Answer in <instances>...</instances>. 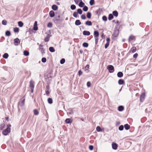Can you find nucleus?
Wrapping results in <instances>:
<instances>
[{
  "instance_id": "4c0bfd02",
  "label": "nucleus",
  "mask_w": 152,
  "mask_h": 152,
  "mask_svg": "<svg viewBox=\"0 0 152 152\" xmlns=\"http://www.w3.org/2000/svg\"><path fill=\"white\" fill-rule=\"evenodd\" d=\"M83 10L84 11L86 12L88 10V7H87L85 6L83 7Z\"/></svg>"
},
{
  "instance_id": "6e6d98bb",
  "label": "nucleus",
  "mask_w": 152,
  "mask_h": 152,
  "mask_svg": "<svg viewBox=\"0 0 152 152\" xmlns=\"http://www.w3.org/2000/svg\"><path fill=\"white\" fill-rule=\"evenodd\" d=\"M87 86L88 87H90L91 85L90 82H88L87 83Z\"/></svg>"
},
{
  "instance_id": "09e8293b",
  "label": "nucleus",
  "mask_w": 152,
  "mask_h": 152,
  "mask_svg": "<svg viewBox=\"0 0 152 152\" xmlns=\"http://www.w3.org/2000/svg\"><path fill=\"white\" fill-rule=\"evenodd\" d=\"M46 59L45 58H43L42 59V62L45 63L46 62Z\"/></svg>"
},
{
  "instance_id": "ddd939ff",
  "label": "nucleus",
  "mask_w": 152,
  "mask_h": 152,
  "mask_svg": "<svg viewBox=\"0 0 152 152\" xmlns=\"http://www.w3.org/2000/svg\"><path fill=\"white\" fill-rule=\"evenodd\" d=\"M30 87L31 88H34V84L32 81H31L30 82Z\"/></svg>"
},
{
  "instance_id": "a878e982",
  "label": "nucleus",
  "mask_w": 152,
  "mask_h": 152,
  "mask_svg": "<svg viewBox=\"0 0 152 152\" xmlns=\"http://www.w3.org/2000/svg\"><path fill=\"white\" fill-rule=\"evenodd\" d=\"M50 51L51 52H53L55 51V50L54 48L53 47H50L49 48Z\"/></svg>"
},
{
  "instance_id": "473e14b6",
  "label": "nucleus",
  "mask_w": 152,
  "mask_h": 152,
  "mask_svg": "<svg viewBox=\"0 0 152 152\" xmlns=\"http://www.w3.org/2000/svg\"><path fill=\"white\" fill-rule=\"evenodd\" d=\"M96 130L97 132H102V130H101V128L99 126H97L96 128Z\"/></svg>"
},
{
  "instance_id": "2eb2a0df",
  "label": "nucleus",
  "mask_w": 152,
  "mask_h": 152,
  "mask_svg": "<svg viewBox=\"0 0 152 152\" xmlns=\"http://www.w3.org/2000/svg\"><path fill=\"white\" fill-rule=\"evenodd\" d=\"M135 37L133 35L130 36L129 39V40L130 41L131 40H135Z\"/></svg>"
},
{
  "instance_id": "f8f14e48",
  "label": "nucleus",
  "mask_w": 152,
  "mask_h": 152,
  "mask_svg": "<svg viewBox=\"0 0 152 152\" xmlns=\"http://www.w3.org/2000/svg\"><path fill=\"white\" fill-rule=\"evenodd\" d=\"M72 120L70 118H67L66 119L65 122L66 124L71 123L72 122Z\"/></svg>"
},
{
  "instance_id": "9d476101",
  "label": "nucleus",
  "mask_w": 152,
  "mask_h": 152,
  "mask_svg": "<svg viewBox=\"0 0 152 152\" xmlns=\"http://www.w3.org/2000/svg\"><path fill=\"white\" fill-rule=\"evenodd\" d=\"M85 5V4L83 2L82 0H80V2L79 4V6L81 7H84Z\"/></svg>"
},
{
  "instance_id": "13d9d810",
  "label": "nucleus",
  "mask_w": 152,
  "mask_h": 152,
  "mask_svg": "<svg viewBox=\"0 0 152 152\" xmlns=\"http://www.w3.org/2000/svg\"><path fill=\"white\" fill-rule=\"evenodd\" d=\"M109 45V43H106L105 45V48H107V47Z\"/></svg>"
},
{
  "instance_id": "6ab92c4d",
  "label": "nucleus",
  "mask_w": 152,
  "mask_h": 152,
  "mask_svg": "<svg viewBox=\"0 0 152 152\" xmlns=\"http://www.w3.org/2000/svg\"><path fill=\"white\" fill-rule=\"evenodd\" d=\"M85 24L86 25H88V26H91L92 25V22L91 21H87L85 22Z\"/></svg>"
},
{
  "instance_id": "58836bf2",
  "label": "nucleus",
  "mask_w": 152,
  "mask_h": 152,
  "mask_svg": "<svg viewBox=\"0 0 152 152\" xmlns=\"http://www.w3.org/2000/svg\"><path fill=\"white\" fill-rule=\"evenodd\" d=\"M83 46L85 47H87L88 46V44L86 42L83 43Z\"/></svg>"
},
{
  "instance_id": "9b49d317",
  "label": "nucleus",
  "mask_w": 152,
  "mask_h": 152,
  "mask_svg": "<svg viewBox=\"0 0 152 152\" xmlns=\"http://www.w3.org/2000/svg\"><path fill=\"white\" fill-rule=\"evenodd\" d=\"M94 37H98L99 36V32L97 31H95L94 32Z\"/></svg>"
},
{
  "instance_id": "49530a36",
  "label": "nucleus",
  "mask_w": 152,
  "mask_h": 152,
  "mask_svg": "<svg viewBox=\"0 0 152 152\" xmlns=\"http://www.w3.org/2000/svg\"><path fill=\"white\" fill-rule=\"evenodd\" d=\"M89 65H86L85 68V70H88V69H89Z\"/></svg>"
},
{
  "instance_id": "bb28decb",
  "label": "nucleus",
  "mask_w": 152,
  "mask_h": 152,
  "mask_svg": "<svg viewBox=\"0 0 152 152\" xmlns=\"http://www.w3.org/2000/svg\"><path fill=\"white\" fill-rule=\"evenodd\" d=\"M124 110V107L123 106H119L118 107V110L120 111H121Z\"/></svg>"
},
{
  "instance_id": "a211bd4d",
  "label": "nucleus",
  "mask_w": 152,
  "mask_h": 152,
  "mask_svg": "<svg viewBox=\"0 0 152 152\" xmlns=\"http://www.w3.org/2000/svg\"><path fill=\"white\" fill-rule=\"evenodd\" d=\"M81 24V23L79 20H77L75 21V24L76 25L78 26V25H80Z\"/></svg>"
},
{
  "instance_id": "c756f323",
  "label": "nucleus",
  "mask_w": 152,
  "mask_h": 152,
  "mask_svg": "<svg viewBox=\"0 0 152 152\" xmlns=\"http://www.w3.org/2000/svg\"><path fill=\"white\" fill-rule=\"evenodd\" d=\"M76 6L74 4L70 6V8L71 10H74L76 9Z\"/></svg>"
},
{
  "instance_id": "8fccbe9b",
  "label": "nucleus",
  "mask_w": 152,
  "mask_h": 152,
  "mask_svg": "<svg viewBox=\"0 0 152 152\" xmlns=\"http://www.w3.org/2000/svg\"><path fill=\"white\" fill-rule=\"evenodd\" d=\"M49 37H47L46 38H45V41L46 42H48L49 40Z\"/></svg>"
},
{
  "instance_id": "39448f33",
  "label": "nucleus",
  "mask_w": 152,
  "mask_h": 152,
  "mask_svg": "<svg viewBox=\"0 0 152 152\" xmlns=\"http://www.w3.org/2000/svg\"><path fill=\"white\" fill-rule=\"evenodd\" d=\"M145 94L144 93H142L140 96V102H142L144 100L145 97Z\"/></svg>"
},
{
  "instance_id": "72a5a7b5",
  "label": "nucleus",
  "mask_w": 152,
  "mask_h": 152,
  "mask_svg": "<svg viewBox=\"0 0 152 152\" xmlns=\"http://www.w3.org/2000/svg\"><path fill=\"white\" fill-rule=\"evenodd\" d=\"M5 35L7 36H10L11 35V33L9 31H7L6 32Z\"/></svg>"
},
{
  "instance_id": "e433bc0d",
  "label": "nucleus",
  "mask_w": 152,
  "mask_h": 152,
  "mask_svg": "<svg viewBox=\"0 0 152 152\" xmlns=\"http://www.w3.org/2000/svg\"><path fill=\"white\" fill-rule=\"evenodd\" d=\"M14 31L15 32H18L19 31V29L18 28H14Z\"/></svg>"
},
{
  "instance_id": "4d7b16f0",
  "label": "nucleus",
  "mask_w": 152,
  "mask_h": 152,
  "mask_svg": "<svg viewBox=\"0 0 152 152\" xmlns=\"http://www.w3.org/2000/svg\"><path fill=\"white\" fill-rule=\"evenodd\" d=\"M74 1L75 2V4H77L79 1H80V0H74Z\"/></svg>"
},
{
  "instance_id": "603ef678",
  "label": "nucleus",
  "mask_w": 152,
  "mask_h": 152,
  "mask_svg": "<svg viewBox=\"0 0 152 152\" xmlns=\"http://www.w3.org/2000/svg\"><path fill=\"white\" fill-rule=\"evenodd\" d=\"M95 43L96 44L98 42V37H95Z\"/></svg>"
},
{
  "instance_id": "69168bd1",
  "label": "nucleus",
  "mask_w": 152,
  "mask_h": 152,
  "mask_svg": "<svg viewBox=\"0 0 152 152\" xmlns=\"http://www.w3.org/2000/svg\"><path fill=\"white\" fill-rule=\"evenodd\" d=\"M31 92L33 93L34 91V88H31Z\"/></svg>"
},
{
  "instance_id": "4468645a",
  "label": "nucleus",
  "mask_w": 152,
  "mask_h": 152,
  "mask_svg": "<svg viewBox=\"0 0 152 152\" xmlns=\"http://www.w3.org/2000/svg\"><path fill=\"white\" fill-rule=\"evenodd\" d=\"M52 8L54 10L56 11L57 10L58 7L56 5H53L52 6Z\"/></svg>"
},
{
  "instance_id": "7c9ffc66",
  "label": "nucleus",
  "mask_w": 152,
  "mask_h": 152,
  "mask_svg": "<svg viewBox=\"0 0 152 152\" xmlns=\"http://www.w3.org/2000/svg\"><path fill=\"white\" fill-rule=\"evenodd\" d=\"M48 102L49 103L51 104L53 103V100L51 98H49L48 100Z\"/></svg>"
},
{
  "instance_id": "1a4fd4ad",
  "label": "nucleus",
  "mask_w": 152,
  "mask_h": 152,
  "mask_svg": "<svg viewBox=\"0 0 152 152\" xmlns=\"http://www.w3.org/2000/svg\"><path fill=\"white\" fill-rule=\"evenodd\" d=\"M83 34L84 35L88 36L90 35V32L88 31H83Z\"/></svg>"
},
{
  "instance_id": "f704fd0d",
  "label": "nucleus",
  "mask_w": 152,
  "mask_h": 152,
  "mask_svg": "<svg viewBox=\"0 0 152 152\" xmlns=\"http://www.w3.org/2000/svg\"><path fill=\"white\" fill-rule=\"evenodd\" d=\"M89 3L90 5L91 6L94 5V0H90L89 2Z\"/></svg>"
},
{
  "instance_id": "c85d7f7f",
  "label": "nucleus",
  "mask_w": 152,
  "mask_h": 152,
  "mask_svg": "<svg viewBox=\"0 0 152 152\" xmlns=\"http://www.w3.org/2000/svg\"><path fill=\"white\" fill-rule=\"evenodd\" d=\"M18 25L20 27H22L23 25V23L21 21H19L18 23Z\"/></svg>"
},
{
  "instance_id": "412c9836",
  "label": "nucleus",
  "mask_w": 152,
  "mask_h": 152,
  "mask_svg": "<svg viewBox=\"0 0 152 152\" xmlns=\"http://www.w3.org/2000/svg\"><path fill=\"white\" fill-rule=\"evenodd\" d=\"M125 129L126 130H128L130 128V126L127 124H126L124 125Z\"/></svg>"
},
{
  "instance_id": "37998d69",
  "label": "nucleus",
  "mask_w": 152,
  "mask_h": 152,
  "mask_svg": "<svg viewBox=\"0 0 152 152\" xmlns=\"http://www.w3.org/2000/svg\"><path fill=\"white\" fill-rule=\"evenodd\" d=\"M102 20L104 21L107 20V18L106 16H104L102 17Z\"/></svg>"
},
{
  "instance_id": "774afa93",
  "label": "nucleus",
  "mask_w": 152,
  "mask_h": 152,
  "mask_svg": "<svg viewBox=\"0 0 152 152\" xmlns=\"http://www.w3.org/2000/svg\"><path fill=\"white\" fill-rule=\"evenodd\" d=\"M39 46L41 47H42L43 46V45H40Z\"/></svg>"
},
{
  "instance_id": "0eeeda50",
  "label": "nucleus",
  "mask_w": 152,
  "mask_h": 152,
  "mask_svg": "<svg viewBox=\"0 0 152 152\" xmlns=\"http://www.w3.org/2000/svg\"><path fill=\"white\" fill-rule=\"evenodd\" d=\"M37 23V21H35L34 26L33 29L35 31L37 30L38 29Z\"/></svg>"
},
{
  "instance_id": "b1692460",
  "label": "nucleus",
  "mask_w": 152,
  "mask_h": 152,
  "mask_svg": "<svg viewBox=\"0 0 152 152\" xmlns=\"http://www.w3.org/2000/svg\"><path fill=\"white\" fill-rule=\"evenodd\" d=\"M34 114L35 115H37L39 114V112L37 110L35 109L34 110Z\"/></svg>"
},
{
  "instance_id": "423d86ee",
  "label": "nucleus",
  "mask_w": 152,
  "mask_h": 152,
  "mask_svg": "<svg viewBox=\"0 0 152 152\" xmlns=\"http://www.w3.org/2000/svg\"><path fill=\"white\" fill-rule=\"evenodd\" d=\"M112 147L113 149L116 150L117 149L118 145L116 143L113 142L112 144Z\"/></svg>"
},
{
  "instance_id": "a19ab883",
  "label": "nucleus",
  "mask_w": 152,
  "mask_h": 152,
  "mask_svg": "<svg viewBox=\"0 0 152 152\" xmlns=\"http://www.w3.org/2000/svg\"><path fill=\"white\" fill-rule=\"evenodd\" d=\"M2 24L4 25H6L7 24V22L6 20H3L2 21Z\"/></svg>"
},
{
  "instance_id": "7ed1b4c3",
  "label": "nucleus",
  "mask_w": 152,
  "mask_h": 152,
  "mask_svg": "<svg viewBox=\"0 0 152 152\" xmlns=\"http://www.w3.org/2000/svg\"><path fill=\"white\" fill-rule=\"evenodd\" d=\"M14 44L15 45H17L20 42L19 39L18 38H16L14 40Z\"/></svg>"
},
{
  "instance_id": "3c124183",
  "label": "nucleus",
  "mask_w": 152,
  "mask_h": 152,
  "mask_svg": "<svg viewBox=\"0 0 152 152\" xmlns=\"http://www.w3.org/2000/svg\"><path fill=\"white\" fill-rule=\"evenodd\" d=\"M9 55L7 53H4L3 56V57H8Z\"/></svg>"
},
{
  "instance_id": "680f3d73",
  "label": "nucleus",
  "mask_w": 152,
  "mask_h": 152,
  "mask_svg": "<svg viewBox=\"0 0 152 152\" xmlns=\"http://www.w3.org/2000/svg\"><path fill=\"white\" fill-rule=\"evenodd\" d=\"M50 93V92L48 91H46V94L47 95H48Z\"/></svg>"
},
{
  "instance_id": "052dcab7",
  "label": "nucleus",
  "mask_w": 152,
  "mask_h": 152,
  "mask_svg": "<svg viewBox=\"0 0 152 152\" xmlns=\"http://www.w3.org/2000/svg\"><path fill=\"white\" fill-rule=\"evenodd\" d=\"M41 49V52H42V53H44V50L43 49V48H42Z\"/></svg>"
},
{
  "instance_id": "20e7f679",
  "label": "nucleus",
  "mask_w": 152,
  "mask_h": 152,
  "mask_svg": "<svg viewBox=\"0 0 152 152\" xmlns=\"http://www.w3.org/2000/svg\"><path fill=\"white\" fill-rule=\"evenodd\" d=\"M25 102V99H23L21 101L18 102V104L20 106H22L24 105Z\"/></svg>"
},
{
  "instance_id": "f257e3e1",
  "label": "nucleus",
  "mask_w": 152,
  "mask_h": 152,
  "mask_svg": "<svg viewBox=\"0 0 152 152\" xmlns=\"http://www.w3.org/2000/svg\"><path fill=\"white\" fill-rule=\"evenodd\" d=\"M10 132V127L7 128L5 130L3 131V134L5 135H7Z\"/></svg>"
},
{
  "instance_id": "c03bdc74",
  "label": "nucleus",
  "mask_w": 152,
  "mask_h": 152,
  "mask_svg": "<svg viewBox=\"0 0 152 152\" xmlns=\"http://www.w3.org/2000/svg\"><path fill=\"white\" fill-rule=\"evenodd\" d=\"M77 12H74L73 14V15L74 17H75L76 18L77 17Z\"/></svg>"
},
{
  "instance_id": "5701e85b",
  "label": "nucleus",
  "mask_w": 152,
  "mask_h": 152,
  "mask_svg": "<svg viewBox=\"0 0 152 152\" xmlns=\"http://www.w3.org/2000/svg\"><path fill=\"white\" fill-rule=\"evenodd\" d=\"M23 54L25 56H28L29 55V53L27 51H24L23 52Z\"/></svg>"
},
{
  "instance_id": "a18cd8bd",
  "label": "nucleus",
  "mask_w": 152,
  "mask_h": 152,
  "mask_svg": "<svg viewBox=\"0 0 152 152\" xmlns=\"http://www.w3.org/2000/svg\"><path fill=\"white\" fill-rule=\"evenodd\" d=\"M48 27H51L52 26V24L51 23H49L48 24Z\"/></svg>"
},
{
  "instance_id": "cd10ccee",
  "label": "nucleus",
  "mask_w": 152,
  "mask_h": 152,
  "mask_svg": "<svg viewBox=\"0 0 152 152\" xmlns=\"http://www.w3.org/2000/svg\"><path fill=\"white\" fill-rule=\"evenodd\" d=\"M113 18V15L112 14H110L109 15L108 19L109 20H111Z\"/></svg>"
},
{
  "instance_id": "de8ad7c7",
  "label": "nucleus",
  "mask_w": 152,
  "mask_h": 152,
  "mask_svg": "<svg viewBox=\"0 0 152 152\" xmlns=\"http://www.w3.org/2000/svg\"><path fill=\"white\" fill-rule=\"evenodd\" d=\"M81 18L82 19L84 20L86 18V16L84 15H82L81 16Z\"/></svg>"
},
{
  "instance_id": "864d4df0",
  "label": "nucleus",
  "mask_w": 152,
  "mask_h": 152,
  "mask_svg": "<svg viewBox=\"0 0 152 152\" xmlns=\"http://www.w3.org/2000/svg\"><path fill=\"white\" fill-rule=\"evenodd\" d=\"M89 149L91 151L92 150H93V146L91 145H90L89 146Z\"/></svg>"
},
{
  "instance_id": "dca6fc26",
  "label": "nucleus",
  "mask_w": 152,
  "mask_h": 152,
  "mask_svg": "<svg viewBox=\"0 0 152 152\" xmlns=\"http://www.w3.org/2000/svg\"><path fill=\"white\" fill-rule=\"evenodd\" d=\"M119 31L118 30L115 31L113 33V35L114 37H117Z\"/></svg>"
},
{
  "instance_id": "f03ea898",
  "label": "nucleus",
  "mask_w": 152,
  "mask_h": 152,
  "mask_svg": "<svg viewBox=\"0 0 152 152\" xmlns=\"http://www.w3.org/2000/svg\"><path fill=\"white\" fill-rule=\"evenodd\" d=\"M107 69L110 73H112L114 71V68L113 66L109 65L107 66Z\"/></svg>"
},
{
  "instance_id": "aec40b11",
  "label": "nucleus",
  "mask_w": 152,
  "mask_h": 152,
  "mask_svg": "<svg viewBox=\"0 0 152 152\" xmlns=\"http://www.w3.org/2000/svg\"><path fill=\"white\" fill-rule=\"evenodd\" d=\"M117 76L119 77H121L123 76V73L121 72H119L117 74Z\"/></svg>"
},
{
  "instance_id": "2f4dec72",
  "label": "nucleus",
  "mask_w": 152,
  "mask_h": 152,
  "mask_svg": "<svg viewBox=\"0 0 152 152\" xmlns=\"http://www.w3.org/2000/svg\"><path fill=\"white\" fill-rule=\"evenodd\" d=\"M87 17L88 18H91V14L90 12H88L87 13Z\"/></svg>"
},
{
  "instance_id": "5fc2aeb1",
  "label": "nucleus",
  "mask_w": 152,
  "mask_h": 152,
  "mask_svg": "<svg viewBox=\"0 0 152 152\" xmlns=\"http://www.w3.org/2000/svg\"><path fill=\"white\" fill-rule=\"evenodd\" d=\"M83 72L81 70H79L78 72V74L79 76L81 75L82 74Z\"/></svg>"
},
{
  "instance_id": "ea45409f",
  "label": "nucleus",
  "mask_w": 152,
  "mask_h": 152,
  "mask_svg": "<svg viewBox=\"0 0 152 152\" xmlns=\"http://www.w3.org/2000/svg\"><path fill=\"white\" fill-rule=\"evenodd\" d=\"M65 62V59L64 58H62L60 61V63L61 64H63Z\"/></svg>"
},
{
  "instance_id": "6e6552de",
  "label": "nucleus",
  "mask_w": 152,
  "mask_h": 152,
  "mask_svg": "<svg viewBox=\"0 0 152 152\" xmlns=\"http://www.w3.org/2000/svg\"><path fill=\"white\" fill-rule=\"evenodd\" d=\"M136 50V48L135 47H134L132 48L130 51V52L132 53H134L135 52Z\"/></svg>"
},
{
  "instance_id": "bf43d9fd",
  "label": "nucleus",
  "mask_w": 152,
  "mask_h": 152,
  "mask_svg": "<svg viewBox=\"0 0 152 152\" xmlns=\"http://www.w3.org/2000/svg\"><path fill=\"white\" fill-rule=\"evenodd\" d=\"M138 56V54L137 53H135L133 57H137Z\"/></svg>"
},
{
  "instance_id": "338daca9",
  "label": "nucleus",
  "mask_w": 152,
  "mask_h": 152,
  "mask_svg": "<svg viewBox=\"0 0 152 152\" xmlns=\"http://www.w3.org/2000/svg\"><path fill=\"white\" fill-rule=\"evenodd\" d=\"M5 119H6L7 120H8V119H9V117H6L5 118Z\"/></svg>"
},
{
  "instance_id": "393cba45",
  "label": "nucleus",
  "mask_w": 152,
  "mask_h": 152,
  "mask_svg": "<svg viewBox=\"0 0 152 152\" xmlns=\"http://www.w3.org/2000/svg\"><path fill=\"white\" fill-rule=\"evenodd\" d=\"M124 83V81L121 79L119 80L118 81V84L120 85H122Z\"/></svg>"
},
{
  "instance_id": "c9c22d12",
  "label": "nucleus",
  "mask_w": 152,
  "mask_h": 152,
  "mask_svg": "<svg viewBox=\"0 0 152 152\" xmlns=\"http://www.w3.org/2000/svg\"><path fill=\"white\" fill-rule=\"evenodd\" d=\"M77 12L79 14H81L82 13V11L81 9H79L77 10Z\"/></svg>"
},
{
  "instance_id": "4be33fe9",
  "label": "nucleus",
  "mask_w": 152,
  "mask_h": 152,
  "mask_svg": "<svg viewBox=\"0 0 152 152\" xmlns=\"http://www.w3.org/2000/svg\"><path fill=\"white\" fill-rule=\"evenodd\" d=\"M113 15L115 17H117L118 15V12L116 11H114L113 12Z\"/></svg>"
},
{
  "instance_id": "0e129e2a",
  "label": "nucleus",
  "mask_w": 152,
  "mask_h": 152,
  "mask_svg": "<svg viewBox=\"0 0 152 152\" xmlns=\"http://www.w3.org/2000/svg\"><path fill=\"white\" fill-rule=\"evenodd\" d=\"M110 38H107V43H109V42H110Z\"/></svg>"
},
{
  "instance_id": "f3484780",
  "label": "nucleus",
  "mask_w": 152,
  "mask_h": 152,
  "mask_svg": "<svg viewBox=\"0 0 152 152\" xmlns=\"http://www.w3.org/2000/svg\"><path fill=\"white\" fill-rule=\"evenodd\" d=\"M49 15L51 17H53L54 16V12L53 11H51L49 12Z\"/></svg>"
},
{
  "instance_id": "e2e57ef3",
  "label": "nucleus",
  "mask_w": 152,
  "mask_h": 152,
  "mask_svg": "<svg viewBox=\"0 0 152 152\" xmlns=\"http://www.w3.org/2000/svg\"><path fill=\"white\" fill-rule=\"evenodd\" d=\"M3 125L2 124V125H1L0 127V129L2 130L3 129Z\"/></svg>"
},
{
  "instance_id": "79ce46f5",
  "label": "nucleus",
  "mask_w": 152,
  "mask_h": 152,
  "mask_svg": "<svg viewBox=\"0 0 152 152\" xmlns=\"http://www.w3.org/2000/svg\"><path fill=\"white\" fill-rule=\"evenodd\" d=\"M124 126L123 125L120 126L119 127V129L120 131H122L123 129Z\"/></svg>"
}]
</instances>
